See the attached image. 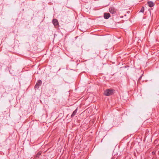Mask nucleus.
<instances>
[{
	"mask_svg": "<svg viewBox=\"0 0 159 159\" xmlns=\"http://www.w3.org/2000/svg\"><path fill=\"white\" fill-rule=\"evenodd\" d=\"M110 17V15L109 13H104V17L105 19H107Z\"/></svg>",
	"mask_w": 159,
	"mask_h": 159,
	"instance_id": "obj_6",
	"label": "nucleus"
},
{
	"mask_svg": "<svg viewBox=\"0 0 159 159\" xmlns=\"http://www.w3.org/2000/svg\"><path fill=\"white\" fill-rule=\"evenodd\" d=\"M158 142V140H157L156 139V140H155L154 141V143L155 144H156L157 142Z\"/></svg>",
	"mask_w": 159,
	"mask_h": 159,
	"instance_id": "obj_11",
	"label": "nucleus"
},
{
	"mask_svg": "<svg viewBox=\"0 0 159 159\" xmlns=\"http://www.w3.org/2000/svg\"><path fill=\"white\" fill-rule=\"evenodd\" d=\"M52 23L55 26H57L58 25V21L56 19H54L53 20Z\"/></svg>",
	"mask_w": 159,
	"mask_h": 159,
	"instance_id": "obj_5",
	"label": "nucleus"
},
{
	"mask_svg": "<svg viewBox=\"0 0 159 159\" xmlns=\"http://www.w3.org/2000/svg\"><path fill=\"white\" fill-rule=\"evenodd\" d=\"M141 78H142V76H140V77H139V79L138 80H141Z\"/></svg>",
	"mask_w": 159,
	"mask_h": 159,
	"instance_id": "obj_12",
	"label": "nucleus"
},
{
	"mask_svg": "<svg viewBox=\"0 0 159 159\" xmlns=\"http://www.w3.org/2000/svg\"><path fill=\"white\" fill-rule=\"evenodd\" d=\"M144 11V8L143 7L140 11V12H143Z\"/></svg>",
	"mask_w": 159,
	"mask_h": 159,
	"instance_id": "obj_9",
	"label": "nucleus"
},
{
	"mask_svg": "<svg viewBox=\"0 0 159 159\" xmlns=\"http://www.w3.org/2000/svg\"><path fill=\"white\" fill-rule=\"evenodd\" d=\"M77 111V108H76L73 112L72 114L71 117H73L76 114Z\"/></svg>",
	"mask_w": 159,
	"mask_h": 159,
	"instance_id": "obj_7",
	"label": "nucleus"
},
{
	"mask_svg": "<svg viewBox=\"0 0 159 159\" xmlns=\"http://www.w3.org/2000/svg\"><path fill=\"white\" fill-rule=\"evenodd\" d=\"M41 152H39L36 154V155L35 156L34 159H35V157L39 158L40 156L41 155Z\"/></svg>",
	"mask_w": 159,
	"mask_h": 159,
	"instance_id": "obj_8",
	"label": "nucleus"
},
{
	"mask_svg": "<svg viewBox=\"0 0 159 159\" xmlns=\"http://www.w3.org/2000/svg\"><path fill=\"white\" fill-rule=\"evenodd\" d=\"M42 84V81L41 80H39L37 83H36V85H35L34 87L35 88L38 89L39 86H40Z\"/></svg>",
	"mask_w": 159,
	"mask_h": 159,
	"instance_id": "obj_3",
	"label": "nucleus"
},
{
	"mask_svg": "<svg viewBox=\"0 0 159 159\" xmlns=\"http://www.w3.org/2000/svg\"><path fill=\"white\" fill-rule=\"evenodd\" d=\"M117 10L113 7H111L109 9L110 12L112 14H115Z\"/></svg>",
	"mask_w": 159,
	"mask_h": 159,
	"instance_id": "obj_2",
	"label": "nucleus"
},
{
	"mask_svg": "<svg viewBox=\"0 0 159 159\" xmlns=\"http://www.w3.org/2000/svg\"><path fill=\"white\" fill-rule=\"evenodd\" d=\"M113 90L109 89L106 90L104 92V94L107 96H109L111 95L113 93Z\"/></svg>",
	"mask_w": 159,
	"mask_h": 159,
	"instance_id": "obj_1",
	"label": "nucleus"
},
{
	"mask_svg": "<svg viewBox=\"0 0 159 159\" xmlns=\"http://www.w3.org/2000/svg\"><path fill=\"white\" fill-rule=\"evenodd\" d=\"M148 5L150 7H152L154 6L155 3L152 1H149L147 2Z\"/></svg>",
	"mask_w": 159,
	"mask_h": 159,
	"instance_id": "obj_4",
	"label": "nucleus"
},
{
	"mask_svg": "<svg viewBox=\"0 0 159 159\" xmlns=\"http://www.w3.org/2000/svg\"><path fill=\"white\" fill-rule=\"evenodd\" d=\"M155 153L156 152L153 151L152 152V155H154L155 154Z\"/></svg>",
	"mask_w": 159,
	"mask_h": 159,
	"instance_id": "obj_10",
	"label": "nucleus"
}]
</instances>
